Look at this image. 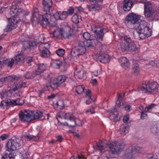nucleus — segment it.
Returning a JSON list of instances; mask_svg holds the SVG:
<instances>
[{"label":"nucleus","mask_w":159,"mask_h":159,"mask_svg":"<svg viewBox=\"0 0 159 159\" xmlns=\"http://www.w3.org/2000/svg\"><path fill=\"white\" fill-rule=\"evenodd\" d=\"M6 80L7 81L14 82L13 85L10 86V89H9V92L15 96L20 95V93L19 92L20 89L21 88L22 85L20 81V77L15 75L13 76H9L5 77Z\"/></svg>","instance_id":"obj_1"},{"label":"nucleus","mask_w":159,"mask_h":159,"mask_svg":"<svg viewBox=\"0 0 159 159\" xmlns=\"http://www.w3.org/2000/svg\"><path fill=\"white\" fill-rule=\"evenodd\" d=\"M126 145V143L123 141L117 142L115 140L113 141L112 143H111L109 144L111 149L109 152L110 157H116L123 150Z\"/></svg>","instance_id":"obj_2"},{"label":"nucleus","mask_w":159,"mask_h":159,"mask_svg":"<svg viewBox=\"0 0 159 159\" xmlns=\"http://www.w3.org/2000/svg\"><path fill=\"white\" fill-rule=\"evenodd\" d=\"M136 30L140 39H141L150 37L152 34L151 29L147 26L145 22L137 24Z\"/></svg>","instance_id":"obj_3"},{"label":"nucleus","mask_w":159,"mask_h":159,"mask_svg":"<svg viewBox=\"0 0 159 159\" xmlns=\"http://www.w3.org/2000/svg\"><path fill=\"white\" fill-rule=\"evenodd\" d=\"M144 13L145 16L150 18L152 20H157L159 19V11L154 10L150 2L144 4Z\"/></svg>","instance_id":"obj_4"},{"label":"nucleus","mask_w":159,"mask_h":159,"mask_svg":"<svg viewBox=\"0 0 159 159\" xmlns=\"http://www.w3.org/2000/svg\"><path fill=\"white\" fill-rule=\"evenodd\" d=\"M159 85L156 81L146 82L143 86L139 88V91L143 93L148 92L154 94L156 92Z\"/></svg>","instance_id":"obj_5"},{"label":"nucleus","mask_w":159,"mask_h":159,"mask_svg":"<svg viewBox=\"0 0 159 159\" xmlns=\"http://www.w3.org/2000/svg\"><path fill=\"white\" fill-rule=\"evenodd\" d=\"M93 31L94 33L95 38L98 43L100 44V43L102 41L103 37L105 34L104 28L99 26H95L94 28H92Z\"/></svg>","instance_id":"obj_6"},{"label":"nucleus","mask_w":159,"mask_h":159,"mask_svg":"<svg viewBox=\"0 0 159 159\" xmlns=\"http://www.w3.org/2000/svg\"><path fill=\"white\" fill-rule=\"evenodd\" d=\"M119 48L122 51H130L134 53L138 51V48L134 44V41L126 44L125 43H122L120 44Z\"/></svg>","instance_id":"obj_7"},{"label":"nucleus","mask_w":159,"mask_h":159,"mask_svg":"<svg viewBox=\"0 0 159 159\" xmlns=\"http://www.w3.org/2000/svg\"><path fill=\"white\" fill-rule=\"evenodd\" d=\"M43 11L46 13L42 16V18L39 22V24L43 27L45 28L47 25L50 24L49 20L52 17V11L49 10Z\"/></svg>","instance_id":"obj_8"},{"label":"nucleus","mask_w":159,"mask_h":159,"mask_svg":"<svg viewBox=\"0 0 159 159\" xmlns=\"http://www.w3.org/2000/svg\"><path fill=\"white\" fill-rule=\"evenodd\" d=\"M83 44L80 43L78 45L75 46L73 48L71 51V55L74 57L79 56L80 55L84 54L86 52V48L84 46L82 45Z\"/></svg>","instance_id":"obj_9"},{"label":"nucleus","mask_w":159,"mask_h":159,"mask_svg":"<svg viewBox=\"0 0 159 159\" xmlns=\"http://www.w3.org/2000/svg\"><path fill=\"white\" fill-rule=\"evenodd\" d=\"M9 140L7 143V146L8 147V150L12 151L14 153L13 151L19 149L21 146L19 140Z\"/></svg>","instance_id":"obj_10"},{"label":"nucleus","mask_w":159,"mask_h":159,"mask_svg":"<svg viewBox=\"0 0 159 159\" xmlns=\"http://www.w3.org/2000/svg\"><path fill=\"white\" fill-rule=\"evenodd\" d=\"M16 16H12L8 19L9 23L7 28L5 29V31L9 32L16 28L17 26V20L15 17Z\"/></svg>","instance_id":"obj_11"},{"label":"nucleus","mask_w":159,"mask_h":159,"mask_svg":"<svg viewBox=\"0 0 159 159\" xmlns=\"http://www.w3.org/2000/svg\"><path fill=\"white\" fill-rule=\"evenodd\" d=\"M31 111H25L19 114V117L21 121L23 122H29L32 120Z\"/></svg>","instance_id":"obj_12"},{"label":"nucleus","mask_w":159,"mask_h":159,"mask_svg":"<svg viewBox=\"0 0 159 159\" xmlns=\"http://www.w3.org/2000/svg\"><path fill=\"white\" fill-rule=\"evenodd\" d=\"M140 20V16L134 13L129 14L127 16L126 21L127 22L132 24H135Z\"/></svg>","instance_id":"obj_13"},{"label":"nucleus","mask_w":159,"mask_h":159,"mask_svg":"<svg viewBox=\"0 0 159 159\" xmlns=\"http://www.w3.org/2000/svg\"><path fill=\"white\" fill-rule=\"evenodd\" d=\"M93 57L97 61L103 63H106L110 61L109 56L107 54H98L94 56Z\"/></svg>","instance_id":"obj_14"},{"label":"nucleus","mask_w":159,"mask_h":159,"mask_svg":"<svg viewBox=\"0 0 159 159\" xmlns=\"http://www.w3.org/2000/svg\"><path fill=\"white\" fill-rule=\"evenodd\" d=\"M71 29L69 26L65 27L64 28H61L60 30V32L62 36L64 38L69 39L72 36V34L70 31Z\"/></svg>","instance_id":"obj_15"},{"label":"nucleus","mask_w":159,"mask_h":159,"mask_svg":"<svg viewBox=\"0 0 159 159\" xmlns=\"http://www.w3.org/2000/svg\"><path fill=\"white\" fill-rule=\"evenodd\" d=\"M41 17V15H40L39 13L38 9L37 8H34L30 20L33 23H38L40 21Z\"/></svg>","instance_id":"obj_16"},{"label":"nucleus","mask_w":159,"mask_h":159,"mask_svg":"<svg viewBox=\"0 0 159 159\" xmlns=\"http://www.w3.org/2000/svg\"><path fill=\"white\" fill-rule=\"evenodd\" d=\"M82 43L83 44L85 47L87 48L94 47L99 44L98 41L95 39L85 40L82 42Z\"/></svg>","instance_id":"obj_17"},{"label":"nucleus","mask_w":159,"mask_h":159,"mask_svg":"<svg viewBox=\"0 0 159 159\" xmlns=\"http://www.w3.org/2000/svg\"><path fill=\"white\" fill-rule=\"evenodd\" d=\"M38 42L35 39L33 41H27L23 43V46L25 49L29 48L30 50H34L38 44Z\"/></svg>","instance_id":"obj_18"},{"label":"nucleus","mask_w":159,"mask_h":159,"mask_svg":"<svg viewBox=\"0 0 159 159\" xmlns=\"http://www.w3.org/2000/svg\"><path fill=\"white\" fill-rule=\"evenodd\" d=\"M43 11H52V0H43Z\"/></svg>","instance_id":"obj_19"},{"label":"nucleus","mask_w":159,"mask_h":159,"mask_svg":"<svg viewBox=\"0 0 159 159\" xmlns=\"http://www.w3.org/2000/svg\"><path fill=\"white\" fill-rule=\"evenodd\" d=\"M119 61L121 66L126 70L130 68L129 60L125 57H121L119 59Z\"/></svg>","instance_id":"obj_20"},{"label":"nucleus","mask_w":159,"mask_h":159,"mask_svg":"<svg viewBox=\"0 0 159 159\" xmlns=\"http://www.w3.org/2000/svg\"><path fill=\"white\" fill-rule=\"evenodd\" d=\"M134 146H131L126 150L125 155L128 158H131L135 157Z\"/></svg>","instance_id":"obj_21"},{"label":"nucleus","mask_w":159,"mask_h":159,"mask_svg":"<svg viewBox=\"0 0 159 159\" xmlns=\"http://www.w3.org/2000/svg\"><path fill=\"white\" fill-rule=\"evenodd\" d=\"M15 155L14 153L9 150H7L5 152L4 156L2 157V159H14Z\"/></svg>","instance_id":"obj_22"},{"label":"nucleus","mask_w":159,"mask_h":159,"mask_svg":"<svg viewBox=\"0 0 159 159\" xmlns=\"http://www.w3.org/2000/svg\"><path fill=\"white\" fill-rule=\"evenodd\" d=\"M32 120L37 119L40 118L43 116L42 112L39 111H31Z\"/></svg>","instance_id":"obj_23"},{"label":"nucleus","mask_w":159,"mask_h":159,"mask_svg":"<svg viewBox=\"0 0 159 159\" xmlns=\"http://www.w3.org/2000/svg\"><path fill=\"white\" fill-rule=\"evenodd\" d=\"M132 2L131 0H124L123 8L125 11H129L131 7Z\"/></svg>","instance_id":"obj_24"},{"label":"nucleus","mask_w":159,"mask_h":159,"mask_svg":"<svg viewBox=\"0 0 159 159\" xmlns=\"http://www.w3.org/2000/svg\"><path fill=\"white\" fill-rule=\"evenodd\" d=\"M151 130L153 134H159V123L155 122L152 124Z\"/></svg>","instance_id":"obj_25"},{"label":"nucleus","mask_w":159,"mask_h":159,"mask_svg":"<svg viewBox=\"0 0 159 159\" xmlns=\"http://www.w3.org/2000/svg\"><path fill=\"white\" fill-rule=\"evenodd\" d=\"M25 77L27 79H31L34 78L39 76L37 73L35 71H34L27 72L25 75Z\"/></svg>","instance_id":"obj_26"},{"label":"nucleus","mask_w":159,"mask_h":159,"mask_svg":"<svg viewBox=\"0 0 159 159\" xmlns=\"http://www.w3.org/2000/svg\"><path fill=\"white\" fill-rule=\"evenodd\" d=\"M14 61L13 59H11V60L6 59L3 61H0V65L4 66L5 65H6L8 66L11 67L14 64Z\"/></svg>","instance_id":"obj_27"},{"label":"nucleus","mask_w":159,"mask_h":159,"mask_svg":"<svg viewBox=\"0 0 159 159\" xmlns=\"http://www.w3.org/2000/svg\"><path fill=\"white\" fill-rule=\"evenodd\" d=\"M46 69L45 65L43 64H40L37 65V68L35 71L38 73L39 76H40L41 74Z\"/></svg>","instance_id":"obj_28"},{"label":"nucleus","mask_w":159,"mask_h":159,"mask_svg":"<svg viewBox=\"0 0 159 159\" xmlns=\"http://www.w3.org/2000/svg\"><path fill=\"white\" fill-rule=\"evenodd\" d=\"M75 78L79 79H84L86 78V73L83 70H80L75 73Z\"/></svg>","instance_id":"obj_29"},{"label":"nucleus","mask_w":159,"mask_h":159,"mask_svg":"<svg viewBox=\"0 0 159 159\" xmlns=\"http://www.w3.org/2000/svg\"><path fill=\"white\" fill-rule=\"evenodd\" d=\"M59 85L56 80L54 79L51 81L48 86L52 90H54L57 89Z\"/></svg>","instance_id":"obj_30"},{"label":"nucleus","mask_w":159,"mask_h":159,"mask_svg":"<svg viewBox=\"0 0 159 159\" xmlns=\"http://www.w3.org/2000/svg\"><path fill=\"white\" fill-rule=\"evenodd\" d=\"M128 127L123 124L121 125L120 128V133L123 135H125L128 132Z\"/></svg>","instance_id":"obj_31"},{"label":"nucleus","mask_w":159,"mask_h":159,"mask_svg":"<svg viewBox=\"0 0 159 159\" xmlns=\"http://www.w3.org/2000/svg\"><path fill=\"white\" fill-rule=\"evenodd\" d=\"M71 21L75 24H77L81 21V17L75 14L72 17Z\"/></svg>","instance_id":"obj_32"},{"label":"nucleus","mask_w":159,"mask_h":159,"mask_svg":"<svg viewBox=\"0 0 159 159\" xmlns=\"http://www.w3.org/2000/svg\"><path fill=\"white\" fill-rule=\"evenodd\" d=\"M41 53V56L43 57L46 58L49 57L50 52L48 49H42V50H39Z\"/></svg>","instance_id":"obj_33"},{"label":"nucleus","mask_w":159,"mask_h":159,"mask_svg":"<svg viewBox=\"0 0 159 159\" xmlns=\"http://www.w3.org/2000/svg\"><path fill=\"white\" fill-rule=\"evenodd\" d=\"M61 61L58 60H54L52 63V66L53 67L57 69L59 68L60 66L61 65Z\"/></svg>","instance_id":"obj_34"},{"label":"nucleus","mask_w":159,"mask_h":159,"mask_svg":"<svg viewBox=\"0 0 159 159\" xmlns=\"http://www.w3.org/2000/svg\"><path fill=\"white\" fill-rule=\"evenodd\" d=\"M86 96L88 97V100L86 101V104H89L92 102H93L94 101L91 98V94L90 90L88 89L87 90L86 93Z\"/></svg>","instance_id":"obj_35"},{"label":"nucleus","mask_w":159,"mask_h":159,"mask_svg":"<svg viewBox=\"0 0 159 159\" xmlns=\"http://www.w3.org/2000/svg\"><path fill=\"white\" fill-rule=\"evenodd\" d=\"M15 61L17 63L19 62L23 63L24 62V58L22 55H18L15 57Z\"/></svg>","instance_id":"obj_36"},{"label":"nucleus","mask_w":159,"mask_h":159,"mask_svg":"<svg viewBox=\"0 0 159 159\" xmlns=\"http://www.w3.org/2000/svg\"><path fill=\"white\" fill-rule=\"evenodd\" d=\"M133 72L136 74H138L140 71V68L139 65L137 63L134 62L132 67Z\"/></svg>","instance_id":"obj_37"},{"label":"nucleus","mask_w":159,"mask_h":159,"mask_svg":"<svg viewBox=\"0 0 159 159\" xmlns=\"http://www.w3.org/2000/svg\"><path fill=\"white\" fill-rule=\"evenodd\" d=\"M55 79L58 83V84L60 85L65 81L66 77L64 75H60Z\"/></svg>","instance_id":"obj_38"},{"label":"nucleus","mask_w":159,"mask_h":159,"mask_svg":"<svg viewBox=\"0 0 159 159\" xmlns=\"http://www.w3.org/2000/svg\"><path fill=\"white\" fill-rule=\"evenodd\" d=\"M50 44L48 43H41L39 46V50H42V49H48L50 48Z\"/></svg>","instance_id":"obj_39"},{"label":"nucleus","mask_w":159,"mask_h":159,"mask_svg":"<svg viewBox=\"0 0 159 159\" xmlns=\"http://www.w3.org/2000/svg\"><path fill=\"white\" fill-rule=\"evenodd\" d=\"M8 95V91L6 89L3 90L0 93V98L2 99H6Z\"/></svg>","instance_id":"obj_40"},{"label":"nucleus","mask_w":159,"mask_h":159,"mask_svg":"<svg viewBox=\"0 0 159 159\" xmlns=\"http://www.w3.org/2000/svg\"><path fill=\"white\" fill-rule=\"evenodd\" d=\"M10 105H21L22 103L20 102L19 99L11 100L10 101Z\"/></svg>","instance_id":"obj_41"},{"label":"nucleus","mask_w":159,"mask_h":159,"mask_svg":"<svg viewBox=\"0 0 159 159\" xmlns=\"http://www.w3.org/2000/svg\"><path fill=\"white\" fill-rule=\"evenodd\" d=\"M75 120L76 119L74 116L69 120V127L70 128L75 126Z\"/></svg>","instance_id":"obj_42"},{"label":"nucleus","mask_w":159,"mask_h":159,"mask_svg":"<svg viewBox=\"0 0 159 159\" xmlns=\"http://www.w3.org/2000/svg\"><path fill=\"white\" fill-rule=\"evenodd\" d=\"M117 97L118 99L116 102V104L119 107H120L121 105H123V104L122 101L123 98L122 97V96L120 93L118 94Z\"/></svg>","instance_id":"obj_43"},{"label":"nucleus","mask_w":159,"mask_h":159,"mask_svg":"<svg viewBox=\"0 0 159 159\" xmlns=\"http://www.w3.org/2000/svg\"><path fill=\"white\" fill-rule=\"evenodd\" d=\"M50 36L52 38H57L59 35V32L58 30H54L52 33H50Z\"/></svg>","instance_id":"obj_44"},{"label":"nucleus","mask_w":159,"mask_h":159,"mask_svg":"<svg viewBox=\"0 0 159 159\" xmlns=\"http://www.w3.org/2000/svg\"><path fill=\"white\" fill-rule=\"evenodd\" d=\"M97 148L100 151L103 150L104 148V144L103 143V140H101L99 142L97 143Z\"/></svg>","instance_id":"obj_45"},{"label":"nucleus","mask_w":159,"mask_h":159,"mask_svg":"<svg viewBox=\"0 0 159 159\" xmlns=\"http://www.w3.org/2000/svg\"><path fill=\"white\" fill-rule=\"evenodd\" d=\"M134 148L135 157L137 156V154L143 152V150L142 148L137 146H134Z\"/></svg>","instance_id":"obj_46"},{"label":"nucleus","mask_w":159,"mask_h":159,"mask_svg":"<svg viewBox=\"0 0 159 159\" xmlns=\"http://www.w3.org/2000/svg\"><path fill=\"white\" fill-rule=\"evenodd\" d=\"M84 87L83 85H78L76 88V91L78 94L82 93L84 91Z\"/></svg>","instance_id":"obj_47"},{"label":"nucleus","mask_w":159,"mask_h":159,"mask_svg":"<svg viewBox=\"0 0 159 159\" xmlns=\"http://www.w3.org/2000/svg\"><path fill=\"white\" fill-rule=\"evenodd\" d=\"M26 65L27 66H31L34 64V62L33 60L31 57H28L27 58L26 60Z\"/></svg>","instance_id":"obj_48"},{"label":"nucleus","mask_w":159,"mask_h":159,"mask_svg":"<svg viewBox=\"0 0 159 159\" xmlns=\"http://www.w3.org/2000/svg\"><path fill=\"white\" fill-rule=\"evenodd\" d=\"M68 13L67 12L63 11L62 12L60 11V20H64L67 17Z\"/></svg>","instance_id":"obj_49"},{"label":"nucleus","mask_w":159,"mask_h":159,"mask_svg":"<svg viewBox=\"0 0 159 159\" xmlns=\"http://www.w3.org/2000/svg\"><path fill=\"white\" fill-rule=\"evenodd\" d=\"M124 41L125 42V43L128 44L134 41L131 39L129 36H125L124 37Z\"/></svg>","instance_id":"obj_50"},{"label":"nucleus","mask_w":159,"mask_h":159,"mask_svg":"<svg viewBox=\"0 0 159 159\" xmlns=\"http://www.w3.org/2000/svg\"><path fill=\"white\" fill-rule=\"evenodd\" d=\"M57 55L59 57H62L65 54V50L62 48L58 49L56 52Z\"/></svg>","instance_id":"obj_51"},{"label":"nucleus","mask_w":159,"mask_h":159,"mask_svg":"<svg viewBox=\"0 0 159 159\" xmlns=\"http://www.w3.org/2000/svg\"><path fill=\"white\" fill-rule=\"evenodd\" d=\"M156 106V105L155 104H152L146 107L144 109L143 111L145 112H147L155 107Z\"/></svg>","instance_id":"obj_52"},{"label":"nucleus","mask_w":159,"mask_h":159,"mask_svg":"<svg viewBox=\"0 0 159 159\" xmlns=\"http://www.w3.org/2000/svg\"><path fill=\"white\" fill-rule=\"evenodd\" d=\"M63 116L64 118L66 120H69L71 118H72V117L74 116L69 113H65L63 114Z\"/></svg>","instance_id":"obj_53"},{"label":"nucleus","mask_w":159,"mask_h":159,"mask_svg":"<svg viewBox=\"0 0 159 159\" xmlns=\"http://www.w3.org/2000/svg\"><path fill=\"white\" fill-rule=\"evenodd\" d=\"M10 102H8L6 99H3L0 105L1 106H10Z\"/></svg>","instance_id":"obj_54"},{"label":"nucleus","mask_w":159,"mask_h":159,"mask_svg":"<svg viewBox=\"0 0 159 159\" xmlns=\"http://www.w3.org/2000/svg\"><path fill=\"white\" fill-rule=\"evenodd\" d=\"M53 16L56 20H60V11H56L53 15Z\"/></svg>","instance_id":"obj_55"},{"label":"nucleus","mask_w":159,"mask_h":159,"mask_svg":"<svg viewBox=\"0 0 159 159\" xmlns=\"http://www.w3.org/2000/svg\"><path fill=\"white\" fill-rule=\"evenodd\" d=\"M57 107H59V109H61L64 106L63 102L62 100H59L56 103Z\"/></svg>","instance_id":"obj_56"},{"label":"nucleus","mask_w":159,"mask_h":159,"mask_svg":"<svg viewBox=\"0 0 159 159\" xmlns=\"http://www.w3.org/2000/svg\"><path fill=\"white\" fill-rule=\"evenodd\" d=\"M83 38L86 39V40H87L88 39H89L90 38L91 35L89 33L86 32L84 33L83 35Z\"/></svg>","instance_id":"obj_57"},{"label":"nucleus","mask_w":159,"mask_h":159,"mask_svg":"<svg viewBox=\"0 0 159 159\" xmlns=\"http://www.w3.org/2000/svg\"><path fill=\"white\" fill-rule=\"evenodd\" d=\"M74 11V9L73 7H70L67 10V12L68 15H71L73 13Z\"/></svg>","instance_id":"obj_58"},{"label":"nucleus","mask_w":159,"mask_h":159,"mask_svg":"<svg viewBox=\"0 0 159 159\" xmlns=\"http://www.w3.org/2000/svg\"><path fill=\"white\" fill-rule=\"evenodd\" d=\"M75 124V126H80L84 124V123L83 122L81 121L80 120L76 119Z\"/></svg>","instance_id":"obj_59"},{"label":"nucleus","mask_w":159,"mask_h":159,"mask_svg":"<svg viewBox=\"0 0 159 159\" xmlns=\"http://www.w3.org/2000/svg\"><path fill=\"white\" fill-rule=\"evenodd\" d=\"M157 62L156 61H151L149 63V65L152 66H157Z\"/></svg>","instance_id":"obj_60"},{"label":"nucleus","mask_w":159,"mask_h":159,"mask_svg":"<svg viewBox=\"0 0 159 159\" xmlns=\"http://www.w3.org/2000/svg\"><path fill=\"white\" fill-rule=\"evenodd\" d=\"M89 10L90 11H96V9L95 7V5H92L90 6H87Z\"/></svg>","instance_id":"obj_61"},{"label":"nucleus","mask_w":159,"mask_h":159,"mask_svg":"<svg viewBox=\"0 0 159 159\" xmlns=\"http://www.w3.org/2000/svg\"><path fill=\"white\" fill-rule=\"evenodd\" d=\"M77 10V13H81L84 11L83 9L81 7H77L75 8V10Z\"/></svg>","instance_id":"obj_62"},{"label":"nucleus","mask_w":159,"mask_h":159,"mask_svg":"<svg viewBox=\"0 0 159 159\" xmlns=\"http://www.w3.org/2000/svg\"><path fill=\"white\" fill-rule=\"evenodd\" d=\"M9 138V134H4L0 136V139H6Z\"/></svg>","instance_id":"obj_63"},{"label":"nucleus","mask_w":159,"mask_h":159,"mask_svg":"<svg viewBox=\"0 0 159 159\" xmlns=\"http://www.w3.org/2000/svg\"><path fill=\"white\" fill-rule=\"evenodd\" d=\"M95 9H96V11H98L99 10H101L102 8V7L101 5H100L97 4L95 5Z\"/></svg>","instance_id":"obj_64"}]
</instances>
